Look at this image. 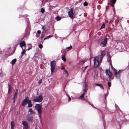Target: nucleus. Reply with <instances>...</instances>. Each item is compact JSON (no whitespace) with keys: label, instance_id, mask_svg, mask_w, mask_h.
I'll return each instance as SVG.
<instances>
[{"label":"nucleus","instance_id":"nucleus-1","mask_svg":"<svg viewBox=\"0 0 129 129\" xmlns=\"http://www.w3.org/2000/svg\"><path fill=\"white\" fill-rule=\"evenodd\" d=\"M105 55L104 53L103 52H102L100 56V60H99V58L98 56H96L94 58V65L95 67H97L99 64H100L102 60V59L103 57Z\"/></svg>","mask_w":129,"mask_h":129},{"label":"nucleus","instance_id":"nucleus-2","mask_svg":"<svg viewBox=\"0 0 129 129\" xmlns=\"http://www.w3.org/2000/svg\"><path fill=\"white\" fill-rule=\"evenodd\" d=\"M35 108L36 110L37 111L39 119H40L41 121V114L42 112L41 106L40 104H36L35 106Z\"/></svg>","mask_w":129,"mask_h":129},{"label":"nucleus","instance_id":"nucleus-3","mask_svg":"<svg viewBox=\"0 0 129 129\" xmlns=\"http://www.w3.org/2000/svg\"><path fill=\"white\" fill-rule=\"evenodd\" d=\"M43 97L42 95H40L38 96L33 100L34 102H41L43 100Z\"/></svg>","mask_w":129,"mask_h":129},{"label":"nucleus","instance_id":"nucleus-4","mask_svg":"<svg viewBox=\"0 0 129 129\" xmlns=\"http://www.w3.org/2000/svg\"><path fill=\"white\" fill-rule=\"evenodd\" d=\"M51 70L52 73L54 71L55 67V62L54 61H52L50 63Z\"/></svg>","mask_w":129,"mask_h":129},{"label":"nucleus","instance_id":"nucleus-5","mask_svg":"<svg viewBox=\"0 0 129 129\" xmlns=\"http://www.w3.org/2000/svg\"><path fill=\"white\" fill-rule=\"evenodd\" d=\"M107 38H105L102 41L101 43L100 44V46L102 47H103L106 46L107 44Z\"/></svg>","mask_w":129,"mask_h":129},{"label":"nucleus","instance_id":"nucleus-6","mask_svg":"<svg viewBox=\"0 0 129 129\" xmlns=\"http://www.w3.org/2000/svg\"><path fill=\"white\" fill-rule=\"evenodd\" d=\"M42 28L43 29V31L46 33L49 30V27L48 25L42 26Z\"/></svg>","mask_w":129,"mask_h":129},{"label":"nucleus","instance_id":"nucleus-7","mask_svg":"<svg viewBox=\"0 0 129 129\" xmlns=\"http://www.w3.org/2000/svg\"><path fill=\"white\" fill-rule=\"evenodd\" d=\"M115 73V75L116 78L118 79H119L120 77L121 74L120 73V71L119 70L118 71H117L116 70Z\"/></svg>","mask_w":129,"mask_h":129},{"label":"nucleus","instance_id":"nucleus-8","mask_svg":"<svg viewBox=\"0 0 129 129\" xmlns=\"http://www.w3.org/2000/svg\"><path fill=\"white\" fill-rule=\"evenodd\" d=\"M68 14L69 16L72 19H73V9L72 8L68 12Z\"/></svg>","mask_w":129,"mask_h":129},{"label":"nucleus","instance_id":"nucleus-9","mask_svg":"<svg viewBox=\"0 0 129 129\" xmlns=\"http://www.w3.org/2000/svg\"><path fill=\"white\" fill-rule=\"evenodd\" d=\"M27 120L30 121H32L33 120V116L30 114H27L26 116Z\"/></svg>","mask_w":129,"mask_h":129},{"label":"nucleus","instance_id":"nucleus-10","mask_svg":"<svg viewBox=\"0 0 129 129\" xmlns=\"http://www.w3.org/2000/svg\"><path fill=\"white\" fill-rule=\"evenodd\" d=\"M106 75L109 77L110 79L111 77L112 74L110 71L108 70H106Z\"/></svg>","mask_w":129,"mask_h":129},{"label":"nucleus","instance_id":"nucleus-11","mask_svg":"<svg viewBox=\"0 0 129 129\" xmlns=\"http://www.w3.org/2000/svg\"><path fill=\"white\" fill-rule=\"evenodd\" d=\"M28 100V97H27L23 101L22 103V105L23 106L25 105L27 103Z\"/></svg>","mask_w":129,"mask_h":129},{"label":"nucleus","instance_id":"nucleus-12","mask_svg":"<svg viewBox=\"0 0 129 129\" xmlns=\"http://www.w3.org/2000/svg\"><path fill=\"white\" fill-rule=\"evenodd\" d=\"M22 124L24 126V127L25 129H27L28 127V125L27 123L25 121H22Z\"/></svg>","mask_w":129,"mask_h":129},{"label":"nucleus","instance_id":"nucleus-13","mask_svg":"<svg viewBox=\"0 0 129 129\" xmlns=\"http://www.w3.org/2000/svg\"><path fill=\"white\" fill-rule=\"evenodd\" d=\"M17 90H16V92L13 95V103H14L15 100L16 99L17 97Z\"/></svg>","mask_w":129,"mask_h":129},{"label":"nucleus","instance_id":"nucleus-14","mask_svg":"<svg viewBox=\"0 0 129 129\" xmlns=\"http://www.w3.org/2000/svg\"><path fill=\"white\" fill-rule=\"evenodd\" d=\"M20 45L22 48H23V47H26V45L24 41L21 42L20 44Z\"/></svg>","mask_w":129,"mask_h":129},{"label":"nucleus","instance_id":"nucleus-15","mask_svg":"<svg viewBox=\"0 0 129 129\" xmlns=\"http://www.w3.org/2000/svg\"><path fill=\"white\" fill-rule=\"evenodd\" d=\"M8 94H9L11 93L12 92V91L11 90V89L12 88V87L11 85H10L9 84H8Z\"/></svg>","mask_w":129,"mask_h":129},{"label":"nucleus","instance_id":"nucleus-16","mask_svg":"<svg viewBox=\"0 0 129 129\" xmlns=\"http://www.w3.org/2000/svg\"><path fill=\"white\" fill-rule=\"evenodd\" d=\"M31 101V100H28V101L27 103L28 104V107H31L33 106V104H32Z\"/></svg>","mask_w":129,"mask_h":129},{"label":"nucleus","instance_id":"nucleus-17","mask_svg":"<svg viewBox=\"0 0 129 129\" xmlns=\"http://www.w3.org/2000/svg\"><path fill=\"white\" fill-rule=\"evenodd\" d=\"M28 112L30 113V115L31 114H35V112L33 110L32 108H30Z\"/></svg>","mask_w":129,"mask_h":129},{"label":"nucleus","instance_id":"nucleus-18","mask_svg":"<svg viewBox=\"0 0 129 129\" xmlns=\"http://www.w3.org/2000/svg\"><path fill=\"white\" fill-rule=\"evenodd\" d=\"M85 94V93H83L79 97V99L81 100H83L84 99V95Z\"/></svg>","mask_w":129,"mask_h":129},{"label":"nucleus","instance_id":"nucleus-19","mask_svg":"<svg viewBox=\"0 0 129 129\" xmlns=\"http://www.w3.org/2000/svg\"><path fill=\"white\" fill-rule=\"evenodd\" d=\"M62 59L64 61H66V59L65 58V55L63 54L61 56Z\"/></svg>","mask_w":129,"mask_h":129},{"label":"nucleus","instance_id":"nucleus-20","mask_svg":"<svg viewBox=\"0 0 129 129\" xmlns=\"http://www.w3.org/2000/svg\"><path fill=\"white\" fill-rule=\"evenodd\" d=\"M22 51L21 52V55L22 56V55L24 54L25 52V47H24V49H23V48H22Z\"/></svg>","mask_w":129,"mask_h":129},{"label":"nucleus","instance_id":"nucleus-21","mask_svg":"<svg viewBox=\"0 0 129 129\" xmlns=\"http://www.w3.org/2000/svg\"><path fill=\"white\" fill-rule=\"evenodd\" d=\"M95 85L97 86L100 87L101 89H102L103 90H104V88H103V87L102 85L98 84H95Z\"/></svg>","mask_w":129,"mask_h":129},{"label":"nucleus","instance_id":"nucleus-22","mask_svg":"<svg viewBox=\"0 0 129 129\" xmlns=\"http://www.w3.org/2000/svg\"><path fill=\"white\" fill-rule=\"evenodd\" d=\"M45 33L44 32H43H43L41 34V40H42L44 36H45V33Z\"/></svg>","mask_w":129,"mask_h":129},{"label":"nucleus","instance_id":"nucleus-23","mask_svg":"<svg viewBox=\"0 0 129 129\" xmlns=\"http://www.w3.org/2000/svg\"><path fill=\"white\" fill-rule=\"evenodd\" d=\"M16 61V59H14L10 63L12 64H14L15 63Z\"/></svg>","mask_w":129,"mask_h":129},{"label":"nucleus","instance_id":"nucleus-24","mask_svg":"<svg viewBox=\"0 0 129 129\" xmlns=\"http://www.w3.org/2000/svg\"><path fill=\"white\" fill-rule=\"evenodd\" d=\"M11 129H13L14 126V124L12 121L11 122Z\"/></svg>","mask_w":129,"mask_h":129},{"label":"nucleus","instance_id":"nucleus-25","mask_svg":"<svg viewBox=\"0 0 129 129\" xmlns=\"http://www.w3.org/2000/svg\"><path fill=\"white\" fill-rule=\"evenodd\" d=\"M86 85L85 83V87L83 89V91L84 92H86L87 91V89L86 88Z\"/></svg>","mask_w":129,"mask_h":129},{"label":"nucleus","instance_id":"nucleus-26","mask_svg":"<svg viewBox=\"0 0 129 129\" xmlns=\"http://www.w3.org/2000/svg\"><path fill=\"white\" fill-rule=\"evenodd\" d=\"M61 17L58 16H57L56 17V19L57 21L60 20L61 19Z\"/></svg>","mask_w":129,"mask_h":129},{"label":"nucleus","instance_id":"nucleus-27","mask_svg":"<svg viewBox=\"0 0 129 129\" xmlns=\"http://www.w3.org/2000/svg\"><path fill=\"white\" fill-rule=\"evenodd\" d=\"M107 60L108 62H110V63H111V57L110 56H108Z\"/></svg>","mask_w":129,"mask_h":129},{"label":"nucleus","instance_id":"nucleus-28","mask_svg":"<svg viewBox=\"0 0 129 129\" xmlns=\"http://www.w3.org/2000/svg\"><path fill=\"white\" fill-rule=\"evenodd\" d=\"M65 74L67 75L66 76L68 77V73L67 71L66 70H64Z\"/></svg>","mask_w":129,"mask_h":129},{"label":"nucleus","instance_id":"nucleus-29","mask_svg":"<svg viewBox=\"0 0 129 129\" xmlns=\"http://www.w3.org/2000/svg\"><path fill=\"white\" fill-rule=\"evenodd\" d=\"M72 47V46L71 45L70 46V47H68L66 48V49H69L70 50L71 49Z\"/></svg>","mask_w":129,"mask_h":129},{"label":"nucleus","instance_id":"nucleus-30","mask_svg":"<svg viewBox=\"0 0 129 129\" xmlns=\"http://www.w3.org/2000/svg\"><path fill=\"white\" fill-rule=\"evenodd\" d=\"M39 47L40 49H42L43 47V46L42 44H40L39 45Z\"/></svg>","mask_w":129,"mask_h":129},{"label":"nucleus","instance_id":"nucleus-31","mask_svg":"<svg viewBox=\"0 0 129 129\" xmlns=\"http://www.w3.org/2000/svg\"><path fill=\"white\" fill-rule=\"evenodd\" d=\"M88 5L87 3L86 2H84L83 3V5L84 6H86Z\"/></svg>","mask_w":129,"mask_h":129},{"label":"nucleus","instance_id":"nucleus-32","mask_svg":"<svg viewBox=\"0 0 129 129\" xmlns=\"http://www.w3.org/2000/svg\"><path fill=\"white\" fill-rule=\"evenodd\" d=\"M116 0H112V3L114 4L115 3Z\"/></svg>","mask_w":129,"mask_h":129},{"label":"nucleus","instance_id":"nucleus-33","mask_svg":"<svg viewBox=\"0 0 129 129\" xmlns=\"http://www.w3.org/2000/svg\"><path fill=\"white\" fill-rule=\"evenodd\" d=\"M105 25L104 24H103L102 25L101 27V28L102 29L103 28H104L105 27Z\"/></svg>","mask_w":129,"mask_h":129},{"label":"nucleus","instance_id":"nucleus-34","mask_svg":"<svg viewBox=\"0 0 129 129\" xmlns=\"http://www.w3.org/2000/svg\"><path fill=\"white\" fill-rule=\"evenodd\" d=\"M41 12L42 13H43L44 12L45 10L43 8H42L41 9Z\"/></svg>","mask_w":129,"mask_h":129},{"label":"nucleus","instance_id":"nucleus-35","mask_svg":"<svg viewBox=\"0 0 129 129\" xmlns=\"http://www.w3.org/2000/svg\"><path fill=\"white\" fill-rule=\"evenodd\" d=\"M108 84L109 87H110L111 86V84L110 82H108Z\"/></svg>","mask_w":129,"mask_h":129},{"label":"nucleus","instance_id":"nucleus-36","mask_svg":"<svg viewBox=\"0 0 129 129\" xmlns=\"http://www.w3.org/2000/svg\"><path fill=\"white\" fill-rule=\"evenodd\" d=\"M52 36H52L49 35V36H48L46 38H47V39H48L49 38H50V37H52Z\"/></svg>","mask_w":129,"mask_h":129},{"label":"nucleus","instance_id":"nucleus-37","mask_svg":"<svg viewBox=\"0 0 129 129\" xmlns=\"http://www.w3.org/2000/svg\"><path fill=\"white\" fill-rule=\"evenodd\" d=\"M37 33L39 34H40L41 33V31L40 30L37 31Z\"/></svg>","mask_w":129,"mask_h":129},{"label":"nucleus","instance_id":"nucleus-38","mask_svg":"<svg viewBox=\"0 0 129 129\" xmlns=\"http://www.w3.org/2000/svg\"><path fill=\"white\" fill-rule=\"evenodd\" d=\"M110 5L112 6V7H114V4H112V3H111V4H110Z\"/></svg>","mask_w":129,"mask_h":129},{"label":"nucleus","instance_id":"nucleus-39","mask_svg":"<svg viewBox=\"0 0 129 129\" xmlns=\"http://www.w3.org/2000/svg\"><path fill=\"white\" fill-rule=\"evenodd\" d=\"M107 95H108V94H105V99H106V97L107 96Z\"/></svg>","mask_w":129,"mask_h":129},{"label":"nucleus","instance_id":"nucleus-40","mask_svg":"<svg viewBox=\"0 0 129 129\" xmlns=\"http://www.w3.org/2000/svg\"><path fill=\"white\" fill-rule=\"evenodd\" d=\"M71 100V98L70 97L69 98V99H68V101H70Z\"/></svg>","mask_w":129,"mask_h":129},{"label":"nucleus","instance_id":"nucleus-41","mask_svg":"<svg viewBox=\"0 0 129 129\" xmlns=\"http://www.w3.org/2000/svg\"><path fill=\"white\" fill-rule=\"evenodd\" d=\"M90 105L92 107H94V108H95V107H94V106L93 105H92V104H90Z\"/></svg>","mask_w":129,"mask_h":129},{"label":"nucleus","instance_id":"nucleus-42","mask_svg":"<svg viewBox=\"0 0 129 129\" xmlns=\"http://www.w3.org/2000/svg\"><path fill=\"white\" fill-rule=\"evenodd\" d=\"M61 70H63V69H64V70H65V69H64V67H62V68H61Z\"/></svg>","mask_w":129,"mask_h":129},{"label":"nucleus","instance_id":"nucleus-43","mask_svg":"<svg viewBox=\"0 0 129 129\" xmlns=\"http://www.w3.org/2000/svg\"><path fill=\"white\" fill-rule=\"evenodd\" d=\"M111 67L112 69H113V68L114 69V68H113V67L111 64Z\"/></svg>","mask_w":129,"mask_h":129},{"label":"nucleus","instance_id":"nucleus-44","mask_svg":"<svg viewBox=\"0 0 129 129\" xmlns=\"http://www.w3.org/2000/svg\"><path fill=\"white\" fill-rule=\"evenodd\" d=\"M82 62H83V63H84L85 62V60H82Z\"/></svg>","mask_w":129,"mask_h":129},{"label":"nucleus","instance_id":"nucleus-45","mask_svg":"<svg viewBox=\"0 0 129 129\" xmlns=\"http://www.w3.org/2000/svg\"><path fill=\"white\" fill-rule=\"evenodd\" d=\"M30 48H28L27 49V50H30Z\"/></svg>","mask_w":129,"mask_h":129},{"label":"nucleus","instance_id":"nucleus-46","mask_svg":"<svg viewBox=\"0 0 129 129\" xmlns=\"http://www.w3.org/2000/svg\"><path fill=\"white\" fill-rule=\"evenodd\" d=\"M41 82V81L40 80V81L39 82V83H40Z\"/></svg>","mask_w":129,"mask_h":129},{"label":"nucleus","instance_id":"nucleus-47","mask_svg":"<svg viewBox=\"0 0 129 129\" xmlns=\"http://www.w3.org/2000/svg\"><path fill=\"white\" fill-rule=\"evenodd\" d=\"M46 39H47V38H45L44 39V40H45Z\"/></svg>","mask_w":129,"mask_h":129},{"label":"nucleus","instance_id":"nucleus-48","mask_svg":"<svg viewBox=\"0 0 129 129\" xmlns=\"http://www.w3.org/2000/svg\"><path fill=\"white\" fill-rule=\"evenodd\" d=\"M113 11L114 12L115 11V9L114 8H113Z\"/></svg>","mask_w":129,"mask_h":129},{"label":"nucleus","instance_id":"nucleus-49","mask_svg":"<svg viewBox=\"0 0 129 129\" xmlns=\"http://www.w3.org/2000/svg\"><path fill=\"white\" fill-rule=\"evenodd\" d=\"M28 45H31V44H28Z\"/></svg>","mask_w":129,"mask_h":129},{"label":"nucleus","instance_id":"nucleus-50","mask_svg":"<svg viewBox=\"0 0 129 129\" xmlns=\"http://www.w3.org/2000/svg\"><path fill=\"white\" fill-rule=\"evenodd\" d=\"M1 74L0 73V76H1Z\"/></svg>","mask_w":129,"mask_h":129},{"label":"nucleus","instance_id":"nucleus-51","mask_svg":"<svg viewBox=\"0 0 129 129\" xmlns=\"http://www.w3.org/2000/svg\"><path fill=\"white\" fill-rule=\"evenodd\" d=\"M87 67H85V69L86 68H87Z\"/></svg>","mask_w":129,"mask_h":129},{"label":"nucleus","instance_id":"nucleus-52","mask_svg":"<svg viewBox=\"0 0 129 129\" xmlns=\"http://www.w3.org/2000/svg\"><path fill=\"white\" fill-rule=\"evenodd\" d=\"M89 104H90L89 102H88Z\"/></svg>","mask_w":129,"mask_h":129},{"label":"nucleus","instance_id":"nucleus-53","mask_svg":"<svg viewBox=\"0 0 129 129\" xmlns=\"http://www.w3.org/2000/svg\"><path fill=\"white\" fill-rule=\"evenodd\" d=\"M24 47H23V49H24Z\"/></svg>","mask_w":129,"mask_h":129},{"label":"nucleus","instance_id":"nucleus-54","mask_svg":"<svg viewBox=\"0 0 129 129\" xmlns=\"http://www.w3.org/2000/svg\"><path fill=\"white\" fill-rule=\"evenodd\" d=\"M103 0H102V1H103Z\"/></svg>","mask_w":129,"mask_h":129}]
</instances>
